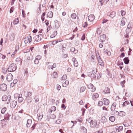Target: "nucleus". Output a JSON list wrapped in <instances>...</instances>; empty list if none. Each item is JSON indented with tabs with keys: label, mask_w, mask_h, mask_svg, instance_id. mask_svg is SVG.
<instances>
[{
	"label": "nucleus",
	"mask_w": 133,
	"mask_h": 133,
	"mask_svg": "<svg viewBox=\"0 0 133 133\" xmlns=\"http://www.w3.org/2000/svg\"><path fill=\"white\" fill-rule=\"evenodd\" d=\"M72 61L73 62L74 65L75 66H77L78 65V64L76 59L75 58H73L72 59Z\"/></svg>",
	"instance_id": "nucleus-16"
},
{
	"label": "nucleus",
	"mask_w": 133,
	"mask_h": 133,
	"mask_svg": "<svg viewBox=\"0 0 133 133\" xmlns=\"http://www.w3.org/2000/svg\"><path fill=\"white\" fill-rule=\"evenodd\" d=\"M96 69H94L93 70V71H92L93 76H93V77H94V76H94V75L96 73Z\"/></svg>",
	"instance_id": "nucleus-39"
},
{
	"label": "nucleus",
	"mask_w": 133,
	"mask_h": 133,
	"mask_svg": "<svg viewBox=\"0 0 133 133\" xmlns=\"http://www.w3.org/2000/svg\"><path fill=\"white\" fill-rule=\"evenodd\" d=\"M9 119V118L8 117L6 118H4V119L3 120H1V122L3 123V122L4 123V121H5V122H6Z\"/></svg>",
	"instance_id": "nucleus-35"
},
{
	"label": "nucleus",
	"mask_w": 133,
	"mask_h": 133,
	"mask_svg": "<svg viewBox=\"0 0 133 133\" xmlns=\"http://www.w3.org/2000/svg\"><path fill=\"white\" fill-rule=\"evenodd\" d=\"M81 132L82 133H86L87 132V129L86 128L82 127L81 128Z\"/></svg>",
	"instance_id": "nucleus-23"
},
{
	"label": "nucleus",
	"mask_w": 133,
	"mask_h": 133,
	"mask_svg": "<svg viewBox=\"0 0 133 133\" xmlns=\"http://www.w3.org/2000/svg\"><path fill=\"white\" fill-rule=\"evenodd\" d=\"M15 38V36L14 35H11L10 37V39L11 40H14Z\"/></svg>",
	"instance_id": "nucleus-52"
},
{
	"label": "nucleus",
	"mask_w": 133,
	"mask_h": 133,
	"mask_svg": "<svg viewBox=\"0 0 133 133\" xmlns=\"http://www.w3.org/2000/svg\"><path fill=\"white\" fill-rule=\"evenodd\" d=\"M124 61L125 64H128L129 62V60L128 57H126L123 59Z\"/></svg>",
	"instance_id": "nucleus-20"
},
{
	"label": "nucleus",
	"mask_w": 133,
	"mask_h": 133,
	"mask_svg": "<svg viewBox=\"0 0 133 133\" xmlns=\"http://www.w3.org/2000/svg\"><path fill=\"white\" fill-rule=\"evenodd\" d=\"M70 51L74 53H75V48L73 47H72L70 49Z\"/></svg>",
	"instance_id": "nucleus-51"
},
{
	"label": "nucleus",
	"mask_w": 133,
	"mask_h": 133,
	"mask_svg": "<svg viewBox=\"0 0 133 133\" xmlns=\"http://www.w3.org/2000/svg\"><path fill=\"white\" fill-rule=\"evenodd\" d=\"M19 23L18 18H16L13 22V23L15 25L18 24Z\"/></svg>",
	"instance_id": "nucleus-28"
},
{
	"label": "nucleus",
	"mask_w": 133,
	"mask_h": 133,
	"mask_svg": "<svg viewBox=\"0 0 133 133\" xmlns=\"http://www.w3.org/2000/svg\"><path fill=\"white\" fill-rule=\"evenodd\" d=\"M31 41V37L30 36L26 37L24 39V42L25 43H30Z\"/></svg>",
	"instance_id": "nucleus-3"
},
{
	"label": "nucleus",
	"mask_w": 133,
	"mask_h": 133,
	"mask_svg": "<svg viewBox=\"0 0 133 133\" xmlns=\"http://www.w3.org/2000/svg\"><path fill=\"white\" fill-rule=\"evenodd\" d=\"M124 53L123 52H122L120 56V57H123L124 56Z\"/></svg>",
	"instance_id": "nucleus-60"
},
{
	"label": "nucleus",
	"mask_w": 133,
	"mask_h": 133,
	"mask_svg": "<svg viewBox=\"0 0 133 133\" xmlns=\"http://www.w3.org/2000/svg\"><path fill=\"white\" fill-rule=\"evenodd\" d=\"M127 21V20L125 18L123 17L122 18L121 21L120 23V25L121 26H123L125 24V23Z\"/></svg>",
	"instance_id": "nucleus-9"
},
{
	"label": "nucleus",
	"mask_w": 133,
	"mask_h": 133,
	"mask_svg": "<svg viewBox=\"0 0 133 133\" xmlns=\"http://www.w3.org/2000/svg\"><path fill=\"white\" fill-rule=\"evenodd\" d=\"M131 27L130 26V23H129L127 26V28L126 29V31H127L128 29H129V30H128V32H130V31L131 29Z\"/></svg>",
	"instance_id": "nucleus-38"
},
{
	"label": "nucleus",
	"mask_w": 133,
	"mask_h": 133,
	"mask_svg": "<svg viewBox=\"0 0 133 133\" xmlns=\"http://www.w3.org/2000/svg\"><path fill=\"white\" fill-rule=\"evenodd\" d=\"M52 111H55L56 110V108L55 106H53L52 107Z\"/></svg>",
	"instance_id": "nucleus-63"
},
{
	"label": "nucleus",
	"mask_w": 133,
	"mask_h": 133,
	"mask_svg": "<svg viewBox=\"0 0 133 133\" xmlns=\"http://www.w3.org/2000/svg\"><path fill=\"white\" fill-rule=\"evenodd\" d=\"M99 96V94L97 93H94L92 95V98L94 100H96Z\"/></svg>",
	"instance_id": "nucleus-13"
},
{
	"label": "nucleus",
	"mask_w": 133,
	"mask_h": 133,
	"mask_svg": "<svg viewBox=\"0 0 133 133\" xmlns=\"http://www.w3.org/2000/svg\"><path fill=\"white\" fill-rule=\"evenodd\" d=\"M52 76L53 78H56L58 76V74L56 72H54L52 75Z\"/></svg>",
	"instance_id": "nucleus-25"
},
{
	"label": "nucleus",
	"mask_w": 133,
	"mask_h": 133,
	"mask_svg": "<svg viewBox=\"0 0 133 133\" xmlns=\"http://www.w3.org/2000/svg\"><path fill=\"white\" fill-rule=\"evenodd\" d=\"M32 124V120L31 119H29L27 120V122L26 126L27 127H30Z\"/></svg>",
	"instance_id": "nucleus-17"
},
{
	"label": "nucleus",
	"mask_w": 133,
	"mask_h": 133,
	"mask_svg": "<svg viewBox=\"0 0 133 133\" xmlns=\"http://www.w3.org/2000/svg\"><path fill=\"white\" fill-rule=\"evenodd\" d=\"M85 88L84 87H81L80 89V91L81 92H83L85 90Z\"/></svg>",
	"instance_id": "nucleus-37"
},
{
	"label": "nucleus",
	"mask_w": 133,
	"mask_h": 133,
	"mask_svg": "<svg viewBox=\"0 0 133 133\" xmlns=\"http://www.w3.org/2000/svg\"><path fill=\"white\" fill-rule=\"evenodd\" d=\"M6 108L5 107H4L2 108L1 110V112L2 114H4L5 112L6 111Z\"/></svg>",
	"instance_id": "nucleus-40"
},
{
	"label": "nucleus",
	"mask_w": 133,
	"mask_h": 133,
	"mask_svg": "<svg viewBox=\"0 0 133 133\" xmlns=\"http://www.w3.org/2000/svg\"><path fill=\"white\" fill-rule=\"evenodd\" d=\"M98 64L99 65L102 66L103 65V63L101 59L98 60Z\"/></svg>",
	"instance_id": "nucleus-33"
},
{
	"label": "nucleus",
	"mask_w": 133,
	"mask_h": 133,
	"mask_svg": "<svg viewBox=\"0 0 133 133\" xmlns=\"http://www.w3.org/2000/svg\"><path fill=\"white\" fill-rule=\"evenodd\" d=\"M35 99L36 102H38L39 101V99L38 96H36L35 98Z\"/></svg>",
	"instance_id": "nucleus-57"
},
{
	"label": "nucleus",
	"mask_w": 133,
	"mask_h": 133,
	"mask_svg": "<svg viewBox=\"0 0 133 133\" xmlns=\"http://www.w3.org/2000/svg\"><path fill=\"white\" fill-rule=\"evenodd\" d=\"M69 81H66L65 82L63 83L62 86L63 87H66L69 84Z\"/></svg>",
	"instance_id": "nucleus-26"
},
{
	"label": "nucleus",
	"mask_w": 133,
	"mask_h": 133,
	"mask_svg": "<svg viewBox=\"0 0 133 133\" xmlns=\"http://www.w3.org/2000/svg\"><path fill=\"white\" fill-rule=\"evenodd\" d=\"M106 38V36L105 35L103 34L100 36L98 37V39L99 41L102 42H104Z\"/></svg>",
	"instance_id": "nucleus-4"
},
{
	"label": "nucleus",
	"mask_w": 133,
	"mask_h": 133,
	"mask_svg": "<svg viewBox=\"0 0 133 133\" xmlns=\"http://www.w3.org/2000/svg\"><path fill=\"white\" fill-rule=\"evenodd\" d=\"M14 11V9L12 8H11L10 9V13H11L13 12Z\"/></svg>",
	"instance_id": "nucleus-64"
},
{
	"label": "nucleus",
	"mask_w": 133,
	"mask_h": 133,
	"mask_svg": "<svg viewBox=\"0 0 133 133\" xmlns=\"http://www.w3.org/2000/svg\"><path fill=\"white\" fill-rule=\"evenodd\" d=\"M8 99V97L6 95L3 96L2 98V100L4 101H6Z\"/></svg>",
	"instance_id": "nucleus-30"
},
{
	"label": "nucleus",
	"mask_w": 133,
	"mask_h": 133,
	"mask_svg": "<svg viewBox=\"0 0 133 133\" xmlns=\"http://www.w3.org/2000/svg\"><path fill=\"white\" fill-rule=\"evenodd\" d=\"M115 118L114 116H111L109 118V120L112 122H114L115 121Z\"/></svg>",
	"instance_id": "nucleus-32"
},
{
	"label": "nucleus",
	"mask_w": 133,
	"mask_h": 133,
	"mask_svg": "<svg viewBox=\"0 0 133 133\" xmlns=\"http://www.w3.org/2000/svg\"><path fill=\"white\" fill-rule=\"evenodd\" d=\"M102 109L104 111H108V109L105 107H104L102 108Z\"/></svg>",
	"instance_id": "nucleus-58"
},
{
	"label": "nucleus",
	"mask_w": 133,
	"mask_h": 133,
	"mask_svg": "<svg viewBox=\"0 0 133 133\" xmlns=\"http://www.w3.org/2000/svg\"><path fill=\"white\" fill-rule=\"evenodd\" d=\"M90 123L91 128H94L97 126V121L95 119L91 120Z\"/></svg>",
	"instance_id": "nucleus-2"
},
{
	"label": "nucleus",
	"mask_w": 133,
	"mask_h": 133,
	"mask_svg": "<svg viewBox=\"0 0 133 133\" xmlns=\"http://www.w3.org/2000/svg\"><path fill=\"white\" fill-rule=\"evenodd\" d=\"M57 34V31H54L52 32L51 35V37L53 38Z\"/></svg>",
	"instance_id": "nucleus-29"
},
{
	"label": "nucleus",
	"mask_w": 133,
	"mask_h": 133,
	"mask_svg": "<svg viewBox=\"0 0 133 133\" xmlns=\"http://www.w3.org/2000/svg\"><path fill=\"white\" fill-rule=\"evenodd\" d=\"M102 32V29L101 28H98L97 30V33L98 35L100 34Z\"/></svg>",
	"instance_id": "nucleus-31"
},
{
	"label": "nucleus",
	"mask_w": 133,
	"mask_h": 133,
	"mask_svg": "<svg viewBox=\"0 0 133 133\" xmlns=\"http://www.w3.org/2000/svg\"><path fill=\"white\" fill-rule=\"evenodd\" d=\"M71 17L72 19H75L76 18L77 15L76 14L73 13L71 14Z\"/></svg>",
	"instance_id": "nucleus-36"
},
{
	"label": "nucleus",
	"mask_w": 133,
	"mask_h": 133,
	"mask_svg": "<svg viewBox=\"0 0 133 133\" xmlns=\"http://www.w3.org/2000/svg\"><path fill=\"white\" fill-rule=\"evenodd\" d=\"M53 14L52 12L50 11L48 12L47 14V17L49 18H51L53 16Z\"/></svg>",
	"instance_id": "nucleus-19"
},
{
	"label": "nucleus",
	"mask_w": 133,
	"mask_h": 133,
	"mask_svg": "<svg viewBox=\"0 0 133 133\" xmlns=\"http://www.w3.org/2000/svg\"><path fill=\"white\" fill-rule=\"evenodd\" d=\"M23 98L22 97H18V102H21L23 101Z\"/></svg>",
	"instance_id": "nucleus-41"
},
{
	"label": "nucleus",
	"mask_w": 133,
	"mask_h": 133,
	"mask_svg": "<svg viewBox=\"0 0 133 133\" xmlns=\"http://www.w3.org/2000/svg\"><path fill=\"white\" fill-rule=\"evenodd\" d=\"M50 63L49 62H47L46 63V65H48V66L49 67V68H51V69H52L53 68H55L56 66V64H54L52 65V66H51L50 65H49V64Z\"/></svg>",
	"instance_id": "nucleus-18"
},
{
	"label": "nucleus",
	"mask_w": 133,
	"mask_h": 133,
	"mask_svg": "<svg viewBox=\"0 0 133 133\" xmlns=\"http://www.w3.org/2000/svg\"><path fill=\"white\" fill-rule=\"evenodd\" d=\"M67 76L66 75H63L62 77V79L63 80H65L66 79Z\"/></svg>",
	"instance_id": "nucleus-44"
},
{
	"label": "nucleus",
	"mask_w": 133,
	"mask_h": 133,
	"mask_svg": "<svg viewBox=\"0 0 133 133\" xmlns=\"http://www.w3.org/2000/svg\"><path fill=\"white\" fill-rule=\"evenodd\" d=\"M42 58V57L40 55H37L34 61V62L35 64H38L39 62V61Z\"/></svg>",
	"instance_id": "nucleus-7"
},
{
	"label": "nucleus",
	"mask_w": 133,
	"mask_h": 133,
	"mask_svg": "<svg viewBox=\"0 0 133 133\" xmlns=\"http://www.w3.org/2000/svg\"><path fill=\"white\" fill-rule=\"evenodd\" d=\"M107 120L106 118L104 116H103L101 119V122L103 123H104L106 122L107 121Z\"/></svg>",
	"instance_id": "nucleus-21"
},
{
	"label": "nucleus",
	"mask_w": 133,
	"mask_h": 133,
	"mask_svg": "<svg viewBox=\"0 0 133 133\" xmlns=\"http://www.w3.org/2000/svg\"><path fill=\"white\" fill-rule=\"evenodd\" d=\"M95 18V16L92 14H91L88 17V20L90 22L94 21Z\"/></svg>",
	"instance_id": "nucleus-11"
},
{
	"label": "nucleus",
	"mask_w": 133,
	"mask_h": 133,
	"mask_svg": "<svg viewBox=\"0 0 133 133\" xmlns=\"http://www.w3.org/2000/svg\"><path fill=\"white\" fill-rule=\"evenodd\" d=\"M128 104V102L127 101H125V102H124L123 104V106H124L126 105V104Z\"/></svg>",
	"instance_id": "nucleus-59"
},
{
	"label": "nucleus",
	"mask_w": 133,
	"mask_h": 133,
	"mask_svg": "<svg viewBox=\"0 0 133 133\" xmlns=\"http://www.w3.org/2000/svg\"><path fill=\"white\" fill-rule=\"evenodd\" d=\"M121 15L122 16H123L125 15L126 12L125 11L123 10H122L121 11Z\"/></svg>",
	"instance_id": "nucleus-47"
},
{
	"label": "nucleus",
	"mask_w": 133,
	"mask_h": 133,
	"mask_svg": "<svg viewBox=\"0 0 133 133\" xmlns=\"http://www.w3.org/2000/svg\"><path fill=\"white\" fill-rule=\"evenodd\" d=\"M17 104L16 101H14L10 103V106L12 108H14Z\"/></svg>",
	"instance_id": "nucleus-14"
},
{
	"label": "nucleus",
	"mask_w": 133,
	"mask_h": 133,
	"mask_svg": "<svg viewBox=\"0 0 133 133\" xmlns=\"http://www.w3.org/2000/svg\"><path fill=\"white\" fill-rule=\"evenodd\" d=\"M116 14V12L114 11H112L110 13L109 16L113 18L115 16Z\"/></svg>",
	"instance_id": "nucleus-22"
},
{
	"label": "nucleus",
	"mask_w": 133,
	"mask_h": 133,
	"mask_svg": "<svg viewBox=\"0 0 133 133\" xmlns=\"http://www.w3.org/2000/svg\"><path fill=\"white\" fill-rule=\"evenodd\" d=\"M104 104L106 105H108L109 104V101L108 99L104 98L103 99Z\"/></svg>",
	"instance_id": "nucleus-15"
},
{
	"label": "nucleus",
	"mask_w": 133,
	"mask_h": 133,
	"mask_svg": "<svg viewBox=\"0 0 133 133\" xmlns=\"http://www.w3.org/2000/svg\"><path fill=\"white\" fill-rule=\"evenodd\" d=\"M17 50L16 49L14 51V52H13L12 54L11 55V57H12L14 58V57L15 54V52H17Z\"/></svg>",
	"instance_id": "nucleus-56"
},
{
	"label": "nucleus",
	"mask_w": 133,
	"mask_h": 133,
	"mask_svg": "<svg viewBox=\"0 0 133 133\" xmlns=\"http://www.w3.org/2000/svg\"><path fill=\"white\" fill-rule=\"evenodd\" d=\"M43 116V115L42 114H39L38 116V119L39 120H41Z\"/></svg>",
	"instance_id": "nucleus-42"
},
{
	"label": "nucleus",
	"mask_w": 133,
	"mask_h": 133,
	"mask_svg": "<svg viewBox=\"0 0 133 133\" xmlns=\"http://www.w3.org/2000/svg\"><path fill=\"white\" fill-rule=\"evenodd\" d=\"M125 115V113L123 111H120L119 112V115L121 117H123Z\"/></svg>",
	"instance_id": "nucleus-24"
},
{
	"label": "nucleus",
	"mask_w": 133,
	"mask_h": 133,
	"mask_svg": "<svg viewBox=\"0 0 133 133\" xmlns=\"http://www.w3.org/2000/svg\"><path fill=\"white\" fill-rule=\"evenodd\" d=\"M103 102L102 101H99L98 103V106H101L103 105Z\"/></svg>",
	"instance_id": "nucleus-43"
},
{
	"label": "nucleus",
	"mask_w": 133,
	"mask_h": 133,
	"mask_svg": "<svg viewBox=\"0 0 133 133\" xmlns=\"http://www.w3.org/2000/svg\"><path fill=\"white\" fill-rule=\"evenodd\" d=\"M61 107L63 109H65L66 107H65V105L63 104L62 105V106H61Z\"/></svg>",
	"instance_id": "nucleus-62"
},
{
	"label": "nucleus",
	"mask_w": 133,
	"mask_h": 133,
	"mask_svg": "<svg viewBox=\"0 0 133 133\" xmlns=\"http://www.w3.org/2000/svg\"><path fill=\"white\" fill-rule=\"evenodd\" d=\"M16 69V67L15 64L12 63L10 65L8 70L9 72H11L15 71Z\"/></svg>",
	"instance_id": "nucleus-1"
},
{
	"label": "nucleus",
	"mask_w": 133,
	"mask_h": 133,
	"mask_svg": "<svg viewBox=\"0 0 133 133\" xmlns=\"http://www.w3.org/2000/svg\"><path fill=\"white\" fill-rule=\"evenodd\" d=\"M52 27L51 25L48 26L47 29V32H48L51 29Z\"/></svg>",
	"instance_id": "nucleus-46"
},
{
	"label": "nucleus",
	"mask_w": 133,
	"mask_h": 133,
	"mask_svg": "<svg viewBox=\"0 0 133 133\" xmlns=\"http://www.w3.org/2000/svg\"><path fill=\"white\" fill-rule=\"evenodd\" d=\"M22 12L23 17H25V12L24 10H22Z\"/></svg>",
	"instance_id": "nucleus-48"
},
{
	"label": "nucleus",
	"mask_w": 133,
	"mask_h": 133,
	"mask_svg": "<svg viewBox=\"0 0 133 133\" xmlns=\"http://www.w3.org/2000/svg\"><path fill=\"white\" fill-rule=\"evenodd\" d=\"M56 40V41L57 43L58 42H62L63 41V40L62 39H59Z\"/></svg>",
	"instance_id": "nucleus-55"
},
{
	"label": "nucleus",
	"mask_w": 133,
	"mask_h": 133,
	"mask_svg": "<svg viewBox=\"0 0 133 133\" xmlns=\"http://www.w3.org/2000/svg\"><path fill=\"white\" fill-rule=\"evenodd\" d=\"M43 37L42 35L41 34H39L36 35L35 37V40L37 42H38L41 40Z\"/></svg>",
	"instance_id": "nucleus-8"
},
{
	"label": "nucleus",
	"mask_w": 133,
	"mask_h": 133,
	"mask_svg": "<svg viewBox=\"0 0 133 133\" xmlns=\"http://www.w3.org/2000/svg\"><path fill=\"white\" fill-rule=\"evenodd\" d=\"M88 88L90 89V90L92 92H94L96 90V88L92 84H90L88 86Z\"/></svg>",
	"instance_id": "nucleus-5"
},
{
	"label": "nucleus",
	"mask_w": 133,
	"mask_h": 133,
	"mask_svg": "<svg viewBox=\"0 0 133 133\" xmlns=\"http://www.w3.org/2000/svg\"><path fill=\"white\" fill-rule=\"evenodd\" d=\"M57 42L56 40H55L52 42V44L53 45H55L57 43Z\"/></svg>",
	"instance_id": "nucleus-54"
},
{
	"label": "nucleus",
	"mask_w": 133,
	"mask_h": 133,
	"mask_svg": "<svg viewBox=\"0 0 133 133\" xmlns=\"http://www.w3.org/2000/svg\"><path fill=\"white\" fill-rule=\"evenodd\" d=\"M108 21V20H107V19H104V20H103L102 23H104L107 22Z\"/></svg>",
	"instance_id": "nucleus-61"
},
{
	"label": "nucleus",
	"mask_w": 133,
	"mask_h": 133,
	"mask_svg": "<svg viewBox=\"0 0 133 133\" xmlns=\"http://www.w3.org/2000/svg\"><path fill=\"white\" fill-rule=\"evenodd\" d=\"M7 88V86L6 84H2L0 85V89L2 91H5Z\"/></svg>",
	"instance_id": "nucleus-6"
},
{
	"label": "nucleus",
	"mask_w": 133,
	"mask_h": 133,
	"mask_svg": "<svg viewBox=\"0 0 133 133\" xmlns=\"http://www.w3.org/2000/svg\"><path fill=\"white\" fill-rule=\"evenodd\" d=\"M32 95V92L29 91L27 93V96L28 97H30Z\"/></svg>",
	"instance_id": "nucleus-50"
},
{
	"label": "nucleus",
	"mask_w": 133,
	"mask_h": 133,
	"mask_svg": "<svg viewBox=\"0 0 133 133\" xmlns=\"http://www.w3.org/2000/svg\"><path fill=\"white\" fill-rule=\"evenodd\" d=\"M13 77V76L11 74H9L7 76L6 79L8 81H11Z\"/></svg>",
	"instance_id": "nucleus-10"
},
{
	"label": "nucleus",
	"mask_w": 133,
	"mask_h": 133,
	"mask_svg": "<svg viewBox=\"0 0 133 133\" xmlns=\"http://www.w3.org/2000/svg\"><path fill=\"white\" fill-rule=\"evenodd\" d=\"M125 80H124L122 82H121L120 83L123 87L124 86V84L125 83Z\"/></svg>",
	"instance_id": "nucleus-49"
},
{
	"label": "nucleus",
	"mask_w": 133,
	"mask_h": 133,
	"mask_svg": "<svg viewBox=\"0 0 133 133\" xmlns=\"http://www.w3.org/2000/svg\"><path fill=\"white\" fill-rule=\"evenodd\" d=\"M72 30L73 32H75L77 30V27L75 26H72Z\"/></svg>",
	"instance_id": "nucleus-34"
},
{
	"label": "nucleus",
	"mask_w": 133,
	"mask_h": 133,
	"mask_svg": "<svg viewBox=\"0 0 133 133\" xmlns=\"http://www.w3.org/2000/svg\"><path fill=\"white\" fill-rule=\"evenodd\" d=\"M116 131L117 132L121 131L123 129V127L122 126L119 127L116 126L115 128Z\"/></svg>",
	"instance_id": "nucleus-12"
},
{
	"label": "nucleus",
	"mask_w": 133,
	"mask_h": 133,
	"mask_svg": "<svg viewBox=\"0 0 133 133\" xmlns=\"http://www.w3.org/2000/svg\"><path fill=\"white\" fill-rule=\"evenodd\" d=\"M109 90V88L107 87H105L104 90L105 93H110Z\"/></svg>",
	"instance_id": "nucleus-27"
},
{
	"label": "nucleus",
	"mask_w": 133,
	"mask_h": 133,
	"mask_svg": "<svg viewBox=\"0 0 133 133\" xmlns=\"http://www.w3.org/2000/svg\"><path fill=\"white\" fill-rule=\"evenodd\" d=\"M97 58L98 60L101 59V57L99 55L98 52H97L96 53Z\"/></svg>",
	"instance_id": "nucleus-45"
},
{
	"label": "nucleus",
	"mask_w": 133,
	"mask_h": 133,
	"mask_svg": "<svg viewBox=\"0 0 133 133\" xmlns=\"http://www.w3.org/2000/svg\"><path fill=\"white\" fill-rule=\"evenodd\" d=\"M61 88V87L58 84L57 85V89L58 90H60Z\"/></svg>",
	"instance_id": "nucleus-53"
}]
</instances>
